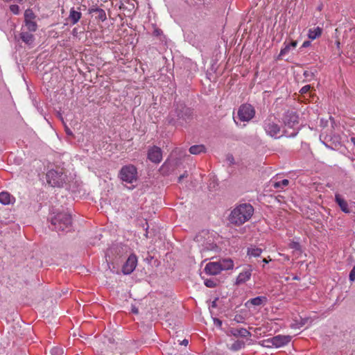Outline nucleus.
Returning a JSON list of instances; mask_svg holds the SVG:
<instances>
[{"label":"nucleus","mask_w":355,"mask_h":355,"mask_svg":"<svg viewBox=\"0 0 355 355\" xmlns=\"http://www.w3.org/2000/svg\"><path fill=\"white\" fill-rule=\"evenodd\" d=\"M193 119V110L184 103H177L168 115V123L175 126H183Z\"/></svg>","instance_id":"nucleus-1"},{"label":"nucleus","mask_w":355,"mask_h":355,"mask_svg":"<svg viewBox=\"0 0 355 355\" xmlns=\"http://www.w3.org/2000/svg\"><path fill=\"white\" fill-rule=\"evenodd\" d=\"M253 213L254 208L250 204H241L231 211L228 220L232 225L241 226L251 218Z\"/></svg>","instance_id":"nucleus-2"},{"label":"nucleus","mask_w":355,"mask_h":355,"mask_svg":"<svg viewBox=\"0 0 355 355\" xmlns=\"http://www.w3.org/2000/svg\"><path fill=\"white\" fill-rule=\"evenodd\" d=\"M263 128L268 135L275 139L279 138L282 136L293 137L297 135V131H293L289 134L288 131L284 129L282 131V134L281 135H278L281 132V127L279 124V121L273 115L268 116L263 121Z\"/></svg>","instance_id":"nucleus-3"},{"label":"nucleus","mask_w":355,"mask_h":355,"mask_svg":"<svg viewBox=\"0 0 355 355\" xmlns=\"http://www.w3.org/2000/svg\"><path fill=\"white\" fill-rule=\"evenodd\" d=\"M71 223V216L67 212L58 213L51 218V225L57 232L68 230Z\"/></svg>","instance_id":"nucleus-4"},{"label":"nucleus","mask_w":355,"mask_h":355,"mask_svg":"<svg viewBox=\"0 0 355 355\" xmlns=\"http://www.w3.org/2000/svg\"><path fill=\"white\" fill-rule=\"evenodd\" d=\"M66 175L61 170H50L46 173L47 182L52 187H61L65 182Z\"/></svg>","instance_id":"nucleus-5"},{"label":"nucleus","mask_w":355,"mask_h":355,"mask_svg":"<svg viewBox=\"0 0 355 355\" xmlns=\"http://www.w3.org/2000/svg\"><path fill=\"white\" fill-rule=\"evenodd\" d=\"M119 178L123 182L132 183L137 180V169L132 164L123 166L119 171Z\"/></svg>","instance_id":"nucleus-6"},{"label":"nucleus","mask_w":355,"mask_h":355,"mask_svg":"<svg viewBox=\"0 0 355 355\" xmlns=\"http://www.w3.org/2000/svg\"><path fill=\"white\" fill-rule=\"evenodd\" d=\"M255 115V110L250 104L241 105L238 110V116L241 121H249Z\"/></svg>","instance_id":"nucleus-7"},{"label":"nucleus","mask_w":355,"mask_h":355,"mask_svg":"<svg viewBox=\"0 0 355 355\" xmlns=\"http://www.w3.org/2000/svg\"><path fill=\"white\" fill-rule=\"evenodd\" d=\"M36 15L31 9H26L24 12V24L27 31L35 32L37 24L35 21Z\"/></svg>","instance_id":"nucleus-8"},{"label":"nucleus","mask_w":355,"mask_h":355,"mask_svg":"<svg viewBox=\"0 0 355 355\" xmlns=\"http://www.w3.org/2000/svg\"><path fill=\"white\" fill-rule=\"evenodd\" d=\"M291 340L290 336H282L277 335L271 338L264 340L266 343L267 347L275 346L276 347H282L284 345L288 344Z\"/></svg>","instance_id":"nucleus-9"},{"label":"nucleus","mask_w":355,"mask_h":355,"mask_svg":"<svg viewBox=\"0 0 355 355\" xmlns=\"http://www.w3.org/2000/svg\"><path fill=\"white\" fill-rule=\"evenodd\" d=\"M283 122L285 126L293 128L295 125L298 124L299 116L296 112L288 110L284 114Z\"/></svg>","instance_id":"nucleus-10"},{"label":"nucleus","mask_w":355,"mask_h":355,"mask_svg":"<svg viewBox=\"0 0 355 355\" xmlns=\"http://www.w3.org/2000/svg\"><path fill=\"white\" fill-rule=\"evenodd\" d=\"M137 265V258L135 254H130L122 268V271L125 275L131 274Z\"/></svg>","instance_id":"nucleus-11"},{"label":"nucleus","mask_w":355,"mask_h":355,"mask_svg":"<svg viewBox=\"0 0 355 355\" xmlns=\"http://www.w3.org/2000/svg\"><path fill=\"white\" fill-rule=\"evenodd\" d=\"M148 159L153 163L158 164L162 159V152L160 148L154 146L148 149Z\"/></svg>","instance_id":"nucleus-12"},{"label":"nucleus","mask_w":355,"mask_h":355,"mask_svg":"<svg viewBox=\"0 0 355 355\" xmlns=\"http://www.w3.org/2000/svg\"><path fill=\"white\" fill-rule=\"evenodd\" d=\"M227 336H233L234 337L247 338L251 336L250 332L245 328H234L230 327L227 332Z\"/></svg>","instance_id":"nucleus-13"},{"label":"nucleus","mask_w":355,"mask_h":355,"mask_svg":"<svg viewBox=\"0 0 355 355\" xmlns=\"http://www.w3.org/2000/svg\"><path fill=\"white\" fill-rule=\"evenodd\" d=\"M205 271L208 275H216L221 272V268L218 261L209 262L206 265Z\"/></svg>","instance_id":"nucleus-14"},{"label":"nucleus","mask_w":355,"mask_h":355,"mask_svg":"<svg viewBox=\"0 0 355 355\" xmlns=\"http://www.w3.org/2000/svg\"><path fill=\"white\" fill-rule=\"evenodd\" d=\"M252 269L250 266L245 268L241 272L239 273L236 278V284H241L246 282L250 279Z\"/></svg>","instance_id":"nucleus-15"},{"label":"nucleus","mask_w":355,"mask_h":355,"mask_svg":"<svg viewBox=\"0 0 355 355\" xmlns=\"http://www.w3.org/2000/svg\"><path fill=\"white\" fill-rule=\"evenodd\" d=\"M335 200L340 207V209L345 213H350L347 202L338 193L335 195Z\"/></svg>","instance_id":"nucleus-16"},{"label":"nucleus","mask_w":355,"mask_h":355,"mask_svg":"<svg viewBox=\"0 0 355 355\" xmlns=\"http://www.w3.org/2000/svg\"><path fill=\"white\" fill-rule=\"evenodd\" d=\"M268 301V299L266 296H259L252 299L249 300L245 305L248 306V304H251L253 306H260L261 304H266Z\"/></svg>","instance_id":"nucleus-17"},{"label":"nucleus","mask_w":355,"mask_h":355,"mask_svg":"<svg viewBox=\"0 0 355 355\" xmlns=\"http://www.w3.org/2000/svg\"><path fill=\"white\" fill-rule=\"evenodd\" d=\"M20 38L25 44L29 46L32 45L35 40L34 35L27 31H22L20 33Z\"/></svg>","instance_id":"nucleus-18"},{"label":"nucleus","mask_w":355,"mask_h":355,"mask_svg":"<svg viewBox=\"0 0 355 355\" xmlns=\"http://www.w3.org/2000/svg\"><path fill=\"white\" fill-rule=\"evenodd\" d=\"M82 17V14L80 12L75 10L74 8H72L70 10L69 19L71 21V24L74 25L80 20Z\"/></svg>","instance_id":"nucleus-19"},{"label":"nucleus","mask_w":355,"mask_h":355,"mask_svg":"<svg viewBox=\"0 0 355 355\" xmlns=\"http://www.w3.org/2000/svg\"><path fill=\"white\" fill-rule=\"evenodd\" d=\"M222 270L232 269L234 267L233 261L231 259H224L218 261Z\"/></svg>","instance_id":"nucleus-20"},{"label":"nucleus","mask_w":355,"mask_h":355,"mask_svg":"<svg viewBox=\"0 0 355 355\" xmlns=\"http://www.w3.org/2000/svg\"><path fill=\"white\" fill-rule=\"evenodd\" d=\"M89 12L96 13L97 15H96V18L101 20V21H104L107 19L106 13H105V10L101 8H92L89 10Z\"/></svg>","instance_id":"nucleus-21"},{"label":"nucleus","mask_w":355,"mask_h":355,"mask_svg":"<svg viewBox=\"0 0 355 355\" xmlns=\"http://www.w3.org/2000/svg\"><path fill=\"white\" fill-rule=\"evenodd\" d=\"M189 153L193 155H198L201 153H205L206 148L204 145H193L189 148Z\"/></svg>","instance_id":"nucleus-22"},{"label":"nucleus","mask_w":355,"mask_h":355,"mask_svg":"<svg viewBox=\"0 0 355 355\" xmlns=\"http://www.w3.org/2000/svg\"><path fill=\"white\" fill-rule=\"evenodd\" d=\"M262 253V249L257 248L256 246H251L248 248L247 254L248 256L257 257L261 255Z\"/></svg>","instance_id":"nucleus-23"},{"label":"nucleus","mask_w":355,"mask_h":355,"mask_svg":"<svg viewBox=\"0 0 355 355\" xmlns=\"http://www.w3.org/2000/svg\"><path fill=\"white\" fill-rule=\"evenodd\" d=\"M0 202L3 205H9L11 202V195L8 192L0 193Z\"/></svg>","instance_id":"nucleus-24"},{"label":"nucleus","mask_w":355,"mask_h":355,"mask_svg":"<svg viewBox=\"0 0 355 355\" xmlns=\"http://www.w3.org/2000/svg\"><path fill=\"white\" fill-rule=\"evenodd\" d=\"M322 34V28L320 27H316L313 29H309L308 36L311 40H315L317 37H320Z\"/></svg>","instance_id":"nucleus-25"},{"label":"nucleus","mask_w":355,"mask_h":355,"mask_svg":"<svg viewBox=\"0 0 355 355\" xmlns=\"http://www.w3.org/2000/svg\"><path fill=\"white\" fill-rule=\"evenodd\" d=\"M244 346H245L244 341L236 340L230 347V349H231L232 351H239L241 349L243 348Z\"/></svg>","instance_id":"nucleus-26"},{"label":"nucleus","mask_w":355,"mask_h":355,"mask_svg":"<svg viewBox=\"0 0 355 355\" xmlns=\"http://www.w3.org/2000/svg\"><path fill=\"white\" fill-rule=\"evenodd\" d=\"M272 187L275 189H283L284 187L288 185L289 181L287 179H284L282 181H278V182L272 181Z\"/></svg>","instance_id":"nucleus-27"},{"label":"nucleus","mask_w":355,"mask_h":355,"mask_svg":"<svg viewBox=\"0 0 355 355\" xmlns=\"http://www.w3.org/2000/svg\"><path fill=\"white\" fill-rule=\"evenodd\" d=\"M204 284L208 288H215L217 285V279L216 278L206 279Z\"/></svg>","instance_id":"nucleus-28"},{"label":"nucleus","mask_w":355,"mask_h":355,"mask_svg":"<svg viewBox=\"0 0 355 355\" xmlns=\"http://www.w3.org/2000/svg\"><path fill=\"white\" fill-rule=\"evenodd\" d=\"M64 349L60 347H54L51 349V355H63Z\"/></svg>","instance_id":"nucleus-29"},{"label":"nucleus","mask_w":355,"mask_h":355,"mask_svg":"<svg viewBox=\"0 0 355 355\" xmlns=\"http://www.w3.org/2000/svg\"><path fill=\"white\" fill-rule=\"evenodd\" d=\"M291 49V45H289L288 44H286L284 48H283L280 51L279 58H282L284 55H285L286 54H287L290 51Z\"/></svg>","instance_id":"nucleus-30"},{"label":"nucleus","mask_w":355,"mask_h":355,"mask_svg":"<svg viewBox=\"0 0 355 355\" xmlns=\"http://www.w3.org/2000/svg\"><path fill=\"white\" fill-rule=\"evenodd\" d=\"M10 10L12 13L17 15L19 12V7L17 5H11Z\"/></svg>","instance_id":"nucleus-31"},{"label":"nucleus","mask_w":355,"mask_h":355,"mask_svg":"<svg viewBox=\"0 0 355 355\" xmlns=\"http://www.w3.org/2000/svg\"><path fill=\"white\" fill-rule=\"evenodd\" d=\"M289 247L292 249H295L296 250H300V245L297 242L293 241L289 244Z\"/></svg>","instance_id":"nucleus-32"},{"label":"nucleus","mask_w":355,"mask_h":355,"mask_svg":"<svg viewBox=\"0 0 355 355\" xmlns=\"http://www.w3.org/2000/svg\"><path fill=\"white\" fill-rule=\"evenodd\" d=\"M153 34L154 36L160 37L163 35V32L160 28H155Z\"/></svg>","instance_id":"nucleus-33"},{"label":"nucleus","mask_w":355,"mask_h":355,"mask_svg":"<svg viewBox=\"0 0 355 355\" xmlns=\"http://www.w3.org/2000/svg\"><path fill=\"white\" fill-rule=\"evenodd\" d=\"M349 280L353 282L355 280V266L353 267L352 270L349 272Z\"/></svg>","instance_id":"nucleus-34"},{"label":"nucleus","mask_w":355,"mask_h":355,"mask_svg":"<svg viewBox=\"0 0 355 355\" xmlns=\"http://www.w3.org/2000/svg\"><path fill=\"white\" fill-rule=\"evenodd\" d=\"M311 88V86L310 85H305L301 89H300V92L302 94H305L306 92H308L309 91Z\"/></svg>","instance_id":"nucleus-35"},{"label":"nucleus","mask_w":355,"mask_h":355,"mask_svg":"<svg viewBox=\"0 0 355 355\" xmlns=\"http://www.w3.org/2000/svg\"><path fill=\"white\" fill-rule=\"evenodd\" d=\"M227 160L230 162V164H234V158L232 155H227Z\"/></svg>","instance_id":"nucleus-36"},{"label":"nucleus","mask_w":355,"mask_h":355,"mask_svg":"<svg viewBox=\"0 0 355 355\" xmlns=\"http://www.w3.org/2000/svg\"><path fill=\"white\" fill-rule=\"evenodd\" d=\"M304 76L305 78H309V77H313L314 76V73L311 71H305L304 72Z\"/></svg>","instance_id":"nucleus-37"},{"label":"nucleus","mask_w":355,"mask_h":355,"mask_svg":"<svg viewBox=\"0 0 355 355\" xmlns=\"http://www.w3.org/2000/svg\"><path fill=\"white\" fill-rule=\"evenodd\" d=\"M214 323L215 325H216L219 327H221V325H222V321L218 318H214Z\"/></svg>","instance_id":"nucleus-38"},{"label":"nucleus","mask_w":355,"mask_h":355,"mask_svg":"<svg viewBox=\"0 0 355 355\" xmlns=\"http://www.w3.org/2000/svg\"><path fill=\"white\" fill-rule=\"evenodd\" d=\"M188 176V173L187 171H185L182 175H181L179 178H178V181L179 182H181L182 180H183L184 178H187Z\"/></svg>","instance_id":"nucleus-39"},{"label":"nucleus","mask_w":355,"mask_h":355,"mask_svg":"<svg viewBox=\"0 0 355 355\" xmlns=\"http://www.w3.org/2000/svg\"><path fill=\"white\" fill-rule=\"evenodd\" d=\"M288 44L291 45V48H295L297 44V41H292L290 43H288Z\"/></svg>","instance_id":"nucleus-40"},{"label":"nucleus","mask_w":355,"mask_h":355,"mask_svg":"<svg viewBox=\"0 0 355 355\" xmlns=\"http://www.w3.org/2000/svg\"><path fill=\"white\" fill-rule=\"evenodd\" d=\"M310 44H311V42H310V41H305V42H304V43L302 44V47H304V48H305V47H308V46H310Z\"/></svg>","instance_id":"nucleus-41"},{"label":"nucleus","mask_w":355,"mask_h":355,"mask_svg":"<svg viewBox=\"0 0 355 355\" xmlns=\"http://www.w3.org/2000/svg\"><path fill=\"white\" fill-rule=\"evenodd\" d=\"M65 132L68 135H73L71 130L67 127H65Z\"/></svg>","instance_id":"nucleus-42"},{"label":"nucleus","mask_w":355,"mask_h":355,"mask_svg":"<svg viewBox=\"0 0 355 355\" xmlns=\"http://www.w3.org/2000/svg\"><path fill=\"white\" fill-rule=\"evenodd\" d=\"M132 312L135 313V314H137L139 313L138 309L136 308L135 306H133L132 308Z\"/></svg>","instance_id":"nucleus-43"},{"label":"nucleus","mask_w":355,"mask_h":355,"mask_svg":"<svg viewBox=\"0 0 355 355\" xmlns=\"http://www.w3.org/2000/svg\"><path fill=\"white\" fill-rule=\"evenodd\" d=\"M215 247V245H212V244H210V247H205V249L207 250H212L214 249Z\"/></svg>","instance_id":"nucleus-44"},{"label":"nucleus","mask_w":355,"mask_h":355,"mask_svg":"<svg viewBox=\"0 0 355 355\" xmlns=\"http://www.w3.org/2000/svg\"><path fill=\"white\" fill-rule=\"evenodd\" d=\"M188 343H189L188 340L184 339V340H182V343H181V344H182V345H185V346H187V345H188Z\"/></svg>","instance_id":"nucleus-45"},{"label":"nucleus","mask_w":355,"mask_h":355,"mask_svg":"<svg viewBox=\"0 0 355 355\" xmlns=\"http://www.w3.org/2000/svg\"><path fill=\"white\" fill-rule=\"evenodd\" d=\"M269 261H271V259H267L264 258L262 261L265 263H268L269 262Z\"/></svg>","instance_id":"nucleus-46"},{"label":"nucleus","mask_w":355,"mask_h":355,"mask_svg":"<svg viewBox=\"0 0 355 355\" xmlns=\"http://www.w3.org/2000/svg\"><path fill=\"white\" fill-rule=\"evenodd\" d=\"M350 141L355 146V137H351Z\"/></svg>","instance_id":"nucleus-47"},{"label":"nucleus","mask_w":355,"mask_h":355,"mask_svg":"<svg viewBox=\"0 0 355 355\" xmlns=\"http://www.w3.org/2000/svg\"><path fill=\"white\" fill-rule=\"evenodd\" d=\"M339 45H340V42H338H338H336V46H337L338 47H339Z\"/></svg>","instance_id":"nucleus-48"},{"label":"nucleus","mask_w":355,"mask_h":355,"mask_svg":"<svg viewBox=\"0 0 355 355\" xmlns=\"http://www.w3.org/2000/svg\"><path fill=\"white\" fill-rule=\"evenodd\" d=\"M216 306V303H215V302H213L212 306Z\"/></svg>","instance_id":"nucleus-49"},{"label":"nucleus","mask_w":355,"mask_h":355,"mask_svg":"<svg viewBox=\"0 0 355 355\" xmlns=\"http://www.w3.org/2000/svg\"><path fill=\"white\" fill-rule=\"evenodd\" d=\"M303 325H304V322H302L301 327L303 326Z\"/></svg>","instance_id":"nucleus-50"},{"label":"nucleus","mask_w":355,"mask_h":355,"mask_svg":"<svg viewBox=\"0 0 355 355\" xmlns=\"http://www.w3.org/2000/svg\"><path fill=\"white\" fill-rule=\"evenodd\" d=\"M354 168H355V163L353 164Z\"/></svg>","instance_id":"nucleus-51"},{"label":"nucleus","mask_w":355,"mask_h":355,"mask_svg":"<svg viewBox=\"0 0 355 355\" xmlns=\"http://www.w3.org/2000/svg\"><path fill=\"white\" fill-rule=\"evenodd\" d=\"M19 1H21L22 0H18Z\"/></svg>","instance_id":"nucleus-52"}]
</instances>
